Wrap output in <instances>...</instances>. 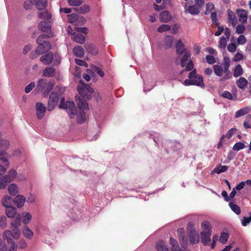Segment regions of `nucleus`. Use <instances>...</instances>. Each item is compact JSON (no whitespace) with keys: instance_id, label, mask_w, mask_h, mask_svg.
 Listing matches in <instances>:
<instances>
[{"instance_id":"nucleus-20","label":"nucleus","mask_w":251,"mask_h":251,"mask_svg":"<svg viewBox=\"0 0 251 251\" xmlns=\"http://www.w3.org/2000/svg\"><path fill=\"white\" fill-rule=\"evenodd\" d=\"M25 201V197L22 195H18L16 196L13 201L14 203L16 204L18 207H22V206L24 205Z\"/></svg>"},{"instance_id":"nucleus-18","label":"nucleus","mask_w":251,"mask_h":251,"mask_svg":"<svg viewBox=\"0 0 251 251\" xmlns=\"http://www.w3.org/2000/svg\"><path fill=\"white\" fill-rule=\"evenodd\" d=\"M85 47L87 52L94 55L98 54V50L95 45L93 44H86Z\"/></svg>"},{"instance_id":"nucleus-47","label":"nucleus","mask_w":251,"mask_h":251,"mask_svg":"<svg viewBox=\"0 0 251 251\" xmlns=\"http://www.w3.org/2000/svg\"><path fill=\"white\" fill-rule=\"evenodd\" d=\"M245 148V146L244 143L242 142L236 143L232 147V150L233 151H239Z\"/></svg>"},{"instance_id":"nucleus-14","label":"nucleus","mask_w":251,"mask_h":251,"mask_svg":"<svg viewBox=\"0 0 251 251\" xmlns=\"http://www.w3.org/2000/svg\"><path fill=\"white\" fill-rule=\"evenodd\" d=\"M72 39L74 41L80 44H83L85 42V37L81 33H78V32L73 33Z\"/></svg>"},{"instance_id":"nucleus-56","label":"nucleus","mask_w":251,"mask_h":251,"mask_svg":"<svg viewBox=\"0 0 251 251\" xmlns=\"http://www.w3.org/2000/svg\"><path fill=\"white\" fill-rule=\"evenodd\" d=\"M7 219L4 216H1L0 218V227L2 229H4L6 226Z\"/></svg>"},{"instance_id":"nucleus-43","label":"nucleus","mask_w":251,"mask_h":251,"mask_svg":"<svg viewBox=\"0 0 251 251\" xmlns=\"http://www.w3.org/2000/svg\"><path fill=\"white\" fill-rule=\"evenodd\" d=\"M191 56V54L189 52H185L183 54V57L181 59L180 65L182 67H184L187 62L188 61L189 58Z\"/></svg>"},{"instance_id":"nucleus-24","label":"nucleus","mask_w":251,"mask_h":251,"mask_svg":"<svg viewBox=\"0 0 251 251\" xmlns=\"http://www.w3.org/2000/svg\"><path fill=\"white\" fill-rule=\"evenodd\" d=\"M10 182V177L8 176H4L0 177V189L4 188Z\"/></svg>"},{"instance_id":"nucleus-23","label":"nucleus","mask_w":251,"mask_h":251,"mask_svg":"<svg viewBox=\"0 0 251 251\" xmlns=\"http://www.w3.org/2000/svg\"><path fill=\"white\" fill-rule=\"evenodd\" d=\"M176 53L180 55L183 53L185 50L184 45L180 40H178L176 46Z\"/></svg>"},{"instance_id":"nucleus-38","label":"nucleus","mask_w":251,"mask_h":251,"mask_svg":"<svg viewBox=\"0 0 251 251\" xmlns=\"http://www.w3.org/2000/svg\"><path fill=\"white\" fill-rule=\"evenodd\" d=\"M74 10L79 13L82 14H86V13H88L90 11V7L88 5L84 4L79 7L78 8L74 9Z\"/></svg>"},{"instance_id":"nucleus-39","label":"nucleus","mask_w":251,"mask_h":251,"mask_svg":"<svg viewBox=\"0 0 251 251\" xmlns=\"http://www.w3.org/2000/svg\"><path fill=\"white\" fill-rule=\"evenodd\" d=\"M9 142L7 140L3 139L0 137V150H7L9 148Z\"/></svg>"},{"instance_id":"nucleus-1","label":"nucleus","mask_w":251,"mask_h":251,"mask_svg":"<svg viewBox=\"0 0 251 251\" xmlns=\"http://www.w3.org/2000/svg\"><path fill=\"white\" fill-rule=\"evenodd\" d=\"M53 37L52 32L43 33L39 36L36 39V43L38 44V46L36 47L37 51H40L42 54L48 52L51 48V44L48 39Z\"/></svg>"},{"instance_id":"nucleus-57","label":"nucleus","mask_w":251,"mask_h":251,"mask_svg":"<svg viewBox=\"0 0 251 251\" xmlns=\"http://www.w3.org/2000/svg\"><path fill=\"white\" fill-rule=\"evenodd\" d=\"M170 29L168 25L163 24L158 28V31L159 32H163L164 31H168Z\"/></svg>"},{"instance_id":"nucleus-22","label":"nucleus","mask_w":251,"mask_h":251,"mask_svg":"<svg viewBox=\"0 0 251 251\" xmlns=\"http://www.w3.org/2000/svg\"><path fill=\"white\" fill-rule=\"evenodd\" d=\"M193 85L199 86L201 88H204L205 85L203 83V79L201 75H198L196 78L192 79Z\"/></svg>"},{"instance_id":"nucleus-50","label":"nucleus","mask_w":251,"mask_h":251,"mask_svg":"<svg viewBox=\"0 0 251 251\" xmlns=\"http://www.w3.org/2000/svg\"><path fill=\"white\" fill-rule=\"evenodd\" d=\"M32 218V216L29 212L23 214V222L25 224H27Z\"/></svg>"},{"instance_id":"nucleus-36","label":"nucleus","mask_w":251,"mask_h":251,"mask_svg":"<svg viewBox=\"0 0 251 251\" xmlns=\"http://www.w3.org/2000/svg\"><path fill=\"white\" fill-rule=\"evenodd\" d=\"M6 150H2L0 151V160L2 162H6L4 165L5 167H9V162H8V159L6 157L7 152L5 151Z\"/></svg>"},{"instance_id":"nucleus-40","label":"nucleus","mask_w":251,"mask_h":251,"mask_svg":"<svg viewBox=\"0 0 251 251\" xmlns=\"http://www.w3.org/2000/svg\"><path fill=\"white\" fill-rule=\"evenodd\" d=\"M3 238L6 240L8 243H11L12 241V232L11 231L6 230L4 231Z\"/></svg>"},{"instance_id":"nucleus-30","label":"nucleus","mask_w":251,"mask_h":251,"mask_svg":"<svg viewBox=\"0 0 251 251\" xmlns=\"http://www.w3.org/2000/svg\"><path fill=\"white\" fill-rule=\"evenodd\" d=\"M3 206L7 208L12 206V198L10 196H5L2 201Z\"/></svg>"},{"instance_id":"nucleus-21","label":"nucleus","mask_w":251,"mask_h":251,"mask_svg":"<svg viewBox=\"0 0 251 251\" xmlns=\"http://www.w3.org/2000/svg\"><path fill=\"white\" fill-rule=\"evenodd\" d=\"M36 6V8L39 10H45L47 6V0H40L32 3Z\"/></svg>"},{"instance_id":"nucleus-26","label":"nucleus","mask_w":251,"mask_h":251,"mask_svg":"<svg viewBox=\"0 0 251 251\" xmlns=\"http://www.w3.org/2000/svg\"><path fill=\"white\" fill-rule=\"evenodd\" d=\"M213 69L215 74L218 76H222L224 73V68L220 65H214L213 66Z\"/></svg>"},{"instance_id":"nucleus-31","label":"nucleus","mask_w":251,"mask_h":251,"mask_svg":"<svg viewBox=\"0 0 251 251\" xmlns=\"http://www.w3.org/2000/svg\"><path fill=\"white\" fill-rule=\"evenodd\" d=\"M170 244L171 246L172 251H180V249L176 239L173 237L170 238Z\"/></svg>"},{"instance_id":"nucleus-29","label":"nucleus","mask_w":251,"mask_h":251,"mask_svg":"<svg viewBox=\"0 0 251 251\" xmlns=\"http://www.w3.org/2000/svg\"><path fill=\"white\" fill-rule=\"evenodd\" d=\"M55 70L53 67H48L45 69L43 75L45 76H53L55 75Z\"/></svg>"},{"instance_id":"nucleus-12","label":"nucleus","mask_w":251,"mask_h":251,"mask_svg":"<svg viewBox=\"0 0 251 251\" xmlns=\"http://www.w3.org/2000/svg\"><path fill=\"white\" fill-rule=\"evenodd\" d=\"M46 107L42 103H36V115L39 119H42L45 115Z\"/></svg>"},{"instance_id":"nucleus-15","label":"nucleus","mask_w":251,"mask_h":251,"mask_svg":"<svg viewBox=\"0 0 251 251\" xmlns=\"http://www.w3.org/2000/svg\"><path fill=\"white\" fill-rule=\"evenodd\" d=\"M171 14L168 11H163L159 14V20L162 22H168L171 19Z\"/></svg>"},{"instance_id":"nucleus-27","label":"nucleus","mask_w":251,"mask_h":251,"mask_svg":"<svg viewBox=\"0 0 251 251\" xmlns=\"http://www.w3.org/2000/svg\"><path fill=\"white\" fill-rule=\"evenodd\" d=\"M201 228L203 230L202 231L212 233V226L208 221H204L201 223Z\"/></svg>"},{"instance_id":"nucleus-32","label":"nucleus","mask_w":251,"mask_h":251,"mask_svg":"<svg viewBox=\"0 0 251 251\" xmlns=\"http://www.w3.org/2000/svg\"><path fill=\"white\" fill-rule=\"evenodd\" d=\"M250 108L244 107L237 111L235 114V118H238L249 113Z\"/></svg>"},{"instance_id":"nucleus-35","label":"nucleus","mask_w":251,"mask_h":251,"mask_svg":"<svg viewBox=\"0 0 251 251\" xmlns=\"http://www.w3.org/2000/svg\"><path fill=\"white\" fill-rule=\"evenodd\" d=\"M222 96L225 99H227L232 100H234L237 99V96L235 94H231V93L228 91H224L222 94Z\"/></svg>"},{"instance_id":"nucleus-3","label":"nucleus","mask_w":251,"mask_h":251,"mask_svg":"<svg viewBox=\"0 0 251 251\" xmlns=\"http://www.w3.org/2000/svg\"><path fill=\"white\" fill-rule=\"evenodd\" d=\"M53 87L54 84L52 82L48 81L45 79H39L36 85V89L43 94L44 97L47 96Z\"/></svg>"},{"instance_id":"nucleus-11","label":"nucleus","mask_w":251,"mask_h":251,"mask_svg":"<svg viewBox=\"0 0 251 251\" xmlns=\"http://www.w3.org/2000/svg\"><path fill=\"white\" fill-rule=\"evenodd\" d=\"M40 61L45 65L50 64L53 61V54L51 52H49L41 56Z\"/></svg>"},{"instance_id":"nucleus-59","label":"nucleus","mask_w":251,"mask_h":251,"mask_svg":"<svg viewBox=\"0 0 251 251\" xmlns=\"http://www.w3.org/2000/svg\"><path fill=\"white\" fill-rule=\"evenodd\" d=\"M42 54L39 51L37 50V48L33 51H31L29 57L31 59H34L38 57V55Z\"/></svg>"},{"instance_id":"nucleus-37","label":"nucleus","mask_w":251,"mask_h":251,"mask_svg":"<svg viewBox=\"0 0 251 251\" xmlns=\"http://www.w3.org/2000/svg\"><path fill=\"white\" fill-rule=\"evenodd\" d=\"M156 248L157 251H168V248L162 241H160L156 243Z\"/></svg>"},{"instance_id":"nucleus-9","label":"nucleus","mask_w":251,"mask_h":251,"mask_svg":"<svg viewBox=\"0 0 251 251\" xmlns=\"http://www.w3.org/2000/svg\"><path fill=\"white\" fill-rule=\"evenodd\" d=\"M177 233L179 238V242L183 249L187 247V238L184 236V230L183 228H179L177 230Z\"/></svg>"},{"instance_id":"nucleus-46","label":"nucleus","mask_w":251,"mask_h":251,"mask_svg":"<svg viewBox=\"0 0 251 251\" xmlns=\"http://www.w3.org/2000/svg\"><path fill=\"white\" fill-rule=\"evenodd\" d=\"M228 167L226 166H218L215 168L214 171L217 174L222 173V172H226L228 169Z\"/></svg>"},{"instance_id":"nucleus-53","label":"nucleus","mask_w":251,"mask_h":251,"mask_svg":"<svg viewBox=\"0 0 251 251\" xmlns=\"http://www.w3.org/2000/svg\"><path fill=\"white\" fill-rule=\"evenodd\" d=\"M68 2L71 6H78L82 4V1L81 0H68Z\"/></svg>"},{"instance_id":"nucleus-41","label":"nucleus","mask_w":251,"mask_h":251,"mask_svg":"<svg viewBox=\"0 0 251 251\" xmlns=\"http://www.w3.org/2000/svg\"><path fill=\"white\" fill-rule=\"evenodd\" d=\"M227 12L229 20L231 22L232 25L233 26H235L237 24V20L236 19L235 13L233 11L229 9L227 10Z\"/></svg>"},{"instance_id":"nucleus-54","label":"nucleus","mask_w":251,"mask_h":251,"mask_svg":"<svg viewBox=\"0 0 251 251\" xmlns=\"http://www.w3.org/2000/svg\"><path fill=\"white\" fill-rule=\"evenodd\" d=\"M206 60L207 63L209 64H213L216 62L215 57L212 55H207L206 56Z\"/></svg>"},{"instance_id":"nucleus-7","label":"nucleus","mask_w":251,"mask_h":251,"mask_svg":"<svg viewBox=\"0 0 251 251\" xmlns=\"http://www.w3.org/2000/svg\"><path fill=\"white\" fill-rule=\"evenodd\" d=\"M51 23L50 21L43 20L38 24V29L41 30L44 34H48L51 31Z\"/></svg>"},{"instance_id":"nucleus-19","label":"nucleus","mask_w":251,"mask_h":251,"mask_svg":"<svg viewBox=\"0 0 251 251\" xmlns=\"http://www.w3.org/2000/svg\"><path fill=\"white\" fill-rule=\"evenodd\" d=\"M237 13L238 15L239 21L243 23H246L247 21V12L244 10H237Z\"/></svg>"},{"instance_id":"nucleus-51","label":"nucleus","mask_w":251,"mask_h":251,"mask_svg":"<svg viewBox=\"0 0 251 251\" xmlns=\"http://www.w3.org/2000/svg\"><path fill=\"white\" fill-rule=\"evenodd\" d=\"M21 218L20 215L17 216L12 222L11 225L13 227H18L20 226Z\"/></svg>"},{"instance_id":"nucleus-25","label":"nucleus","mask_w":251,"mask_h":251,"mask_svg":"<svg viewBox=\"0 0 251 251\" xmlns=\"http://www.w3.org/2000/svg\"><path fill=\"white\" fill-rule=\"evenodd\" d=\"M51 14L48 12L47 10L38 13V18L43 19L46 21H49L51 19Z\"/></svg>"},{"instance_id":"nucleus-34","label":"nucleus","mask_w":251,"mask_h":251,"mask_svg":"<svg viewBox=\"0 0 251 251\" xmlns=\"http://www.w3.org/2000/svg\"><path fill=\"white\" fill-rule=\"evenodd\" d=\"M248 80L244 77H240L236 81V84L238 87L241 89L245 88L248 84Z\"/></svg>"},{"instance_id":"nucleus-33","label":"nucleus","mask_w":251,"mask_h":251,"mask_svg":"<svg viewBox=\"0 0 251 251\" xmlns=\"http://www.w3.org/2000/svg\"><path fill=\"white\" fill-rule=\"evenodd\" d=\"M174 37L172 36H167L164 41V46L166 48H170L173 45Z\"/></svg>"},{"instance_id":"nucleus-4","label":"nucleus","mask_w":251,"mask_h":251,"mask_svg":"<svg viewBox=\"0 0 251 251\" xmlns=\"http://www.w3.org/2000/svg\"><path fill=\"white\" fill-rule=\"evenodd\" d=\"M59 96L57 92L53 91L50 96L48 104V109L49 111L52 110L54 107L57 105L59 101Z\"/></svg>"},{"instance_id":"nucleus-6","label":"nucleus","mask_w":251,"mask_h":251,"mask_svg":"<svg viewBox=\"0 0 251 251\" xmlns=\"http://www.w3.org/2000/svg\"><path fill=\"white\" fill-rule=\"evenodd\" d=\"M77 91L80 95V97H82L81 99L84 100V98L85 97V95H86V92L92 93L94 92V89L92 88L89 87V86L88 85H78Z\"/></svg>"},{"instance_id":"nucleus-60","label":"nucleus","mask_w":251,"mask_h":251,"mask_svg":"<svg viewBox=\"0 0 251 251\" xmlns=\"http://www.w3.org/2000/svg\"><path fill=\"white\" fill-rule=\"evenodd\" d=\"M153 7L155 10L159 11L165 8V5H164V2H163L162 5H158L156 3H154L153 4Z\"/></svg>"},{"instance_id":"nucleus-28","label":"nucleus","mask_w":251,"mask_h":251,"mask_svg":"<svg viewBox=\"0 0 251 251\" xmlns=\"http://www.w3.org/2000/svg\"><path fill=\"white\" fill-rule=\"evenodd\" d=\"M6 215L8 218H12L16 214L17 209L15 207H8L5 210Z\"/></svg>"},{"instance_id":"nucleus-49","label":"nucleus","mask_w":251,"mask_h":251,"mask_svg":"<svg viewBox=\"0 0 251 251\" xmlns=\"http://www.w3.org/2000/svg\"><path fill=\"white\" fill-rule=\"evenodd\" d=\"M229 235L226 232H222L220 237L219 241L223 244H225L228 240Z\"/></svg>"},{"instance_id":"nucleus-44","label":"nucleus","mask_w":251,"mask_h":251,"mask_svg":"<svg viewBox=\"0 0 251 251\" xmlns=\"http://www.w3.org/2000/svg\"><path fill=\"white\" fill-rule=\"evenodd\" d=\"M8 192L12 196L16 195L18 192L17 186L15 184H12L8 187Z\"/></svg>"},{"instance_id":"nucleus-17","label":"nucleus","mask_w":251,"mask_h":251,"mask_svg":"<svg viewBox=\"0 0 251 251\" xmlns=\"http://www.w3.org/2000/svg\"><path fill=\"white\" fill-rule=\"evenodd\" d=\"M74 54L77 57H82L84 55V49L79 46L75 47L73 50Z\"/></svg>"},{"instance_id":"nucleus-58","label":"nucleus","mask_w":251,"mask_h":251,"mask_svg":"<svg viewBox=\"0 0 251 251\" xmlns=\"http://www.w3.org/2000/svg\"><path fill=\"white\" fill-rule=\"evenodd\" d=\"M236 130L237 129L236 128L233 127L231 128L229 130H228L227 132L226 135H225V137H226L228 139H230L236 132Z\"/></svg>"},{"instance_id":"nucleus-62","label":"nucleus","mask_w":251,"mask_h":251,"mask_svg":"<svg viewBox=\"0 0 251 251\" xmlns=\"http://www.w3.org/2000/svg\"><path fill=\"white\" fill-rule=\"evenodd\" d=\"M245 27L243 25H238L236 26V31L238 34H242L244 32Z\"/></svg>"},{"instance_id":"nucleus-13","label":"nucleus","mask_w":251,"mask_h":251,"mask_svg":"<svg viewBox=\"0 0 251 251\" xmlns=\"http://www.w3.org/2000/svg\"><path fill=\"white\" fill-rule=\"evenodd\" d=\"M189 235L191 244L194 245L199 243L200 237L195 230L191 229L189 231Z\"/></svg>"},{"instance_id":"nucleus-45","label":"nucleus","mask_w":251,"mask_h":251,"mask_svg":"<svg viewBox=\"0 0 251 251\" xmlns=\"http://www.w3.org/2000/svg\"><path fill=\"white\" fill-rule=\"evenodd\" d=\"M229 205L231 208L232 211L237 215L241 213V209L239 205L233 203V202H230Z\"/></svg>"},{"instance_id":"nucleus-55","label":"nucleus","mask_w":251,"mask_h":251,"mask_svg":"<svg viewBox=\"0 0 251 251\" xmlns=\"http://www.w3.org/2000/svg\"><path fill=\"white\" fill-rule=\"evenodd\" d=\"M93 70L100 76L102 77L104 75V73L100 68L96 66H94L93 67Z\"/></svg>"},{"instance_id":"nucleus-16","label":"nucleus","mask_w":251,"mask_h":251,"mask_svg":"<svg viewBox=\"0 0 251 251\" xmlns=\"http://www.w3.org/2000/svg\"><path fill=\"white\" fill-rule=\"evenodd\" d=\"M201 7L194 4V5L188 7L187 11L189 12L191 15H197L201 12Z\"/></svg>"},{"instance_id":"nucleus-10","label":"nucleus","mask_w":251,"mask_h":251,"mask_svg":"<svg viewBox=\"0 0 251 251\" xmlns=\"http://www.w3.org/2000/svg\"><path fill=\"white\" fill-rule=\"evenodd\" d=\"M211 232L202 231L200 232V239L201 243L204 246H208L211 241Z\"/></svg>"},{"instance_id":"nucleus-52","label":"nucleus","mask_w":251,"mask_h":251,"mask_svg":"<svg viewBox=\"0 0 251 251\" xmlns=\"http://www.w3.org/2000/svg\"><path fill=\"white\" fill-rule=\"evenodd\" d=\"M227 39L225 36H222L219 41V47L220 48L225 49L226 47Z\"/></svg>"},{"instance_id":"nucleus-5","label":"nucleus","mask_w":251,"mask_h":251,"mask_svg":"<svg viewBox=\"0 0 251 251\" xmlns=\"http://www.w3.org/2000/svg\"><path fill=\"white\" fill-rule=\"evenodd\" d=\"M230 65V60L228 57H225L223 65L224 68L225 75L222 78V80L229 79L231 77V72L229 71V67Z\"/></svg>"},{"instance_id":"nucleus-48","label":"nucleus","mask_w":251,"mask_h":251,"mask_svg":"<svg viewBox=\"0 0 251 251\" xmlns=\"http://www.w3.org/2000/svg\"><path fill=\"white\" fill-rule=\"evenodd\" d=\"M23 232L25 237L29 239L31 238L33 235V231L29 229L27 226L25 227Z\"/></svg>"},{"instance_id":"nucleus-64","label":"nucleus","mask_w":251,"mask_h":251,"mask_svg":"<svg viewBox=\"0 0 251 251\" xmlns=\"http://www.w3.org/2000/svg\"><path fill=\"white\" fill-rule=\"evenodd\" d=\"M11 244V247L9 249V251H16L18 248V245L16 244V243L14 241H12Z\"/></svg>"},{"instance_id":"nucleus-2","label":"nucleus","mask_w":251,"mask_h":251,"mask_svg":"<svg viewBox=\"0 0 251 251\" xmlns=\"http://www.w3.org/2000/svg\"><path fill=\"white\" fill-rule=\"evenodd\" d=\"M76 104L79 108L81 110L79 114L76 116V122L78 124H82L86 121V114L84 110H88V105L85 100L81 99L79 97L75 96Z\"/></svg>"},{"instance_id":"nucleus-61","label":"nucleus","mask_w":251,"mask_h":251,"mask_svg":"<svg viewBox=\"0 0 251 251\" xmlns=\"http://www.w3.org/2000/svg\"><path fill=\"white\" fill-rule=\"evenodd\" d=\"M35 86V83L34 82H31L25 88V92L28 93L32 90L33 88H34Z\"/></svg>"},{"instance_id":"nucleus-8","label":"nucleus","mask_w":251,"mask_h":251,"mask_svg":"<svg viewBox=\"0 0 251 251\" xmlns=\"http://www.w3.org/2000/svg\"><path fill=\"white\" fill-rule=\"evenodd\" d=\"M69 110V115L71 118H74L75 116L76 115V109L75 107V104L74 101H67L65 103V108Z\"/></svg>"},{"instance_id":"nucleus-42","label":"nucleus","mask_w":251,"mask_h":251,"mask_svg":"<svg viewBox=\"0 0 251 251\" xmlns=\"http://www.w3.org/2000/svg\"><path fill=\"white\" fill-rule=\"evenodd\" d=\"M243 74V69L242 66L240 64L237 65L233 71V75L234 77H238Z\"/></svg>"},{"instance_id":"nucleus-63","label":"nucleus","mask_w":251,"mask_h":251,"mask_svg":"<svg viewBox=\"0 0 251 251\" xmlns=\"http://www.w3.org/2000/svg\"><path fill=\"white\" fill-rule=\"evenodd\" d=\"M236 46L234 43L229 44L227 46V50L230 52H234L236 50Z\"/></svg>"}]
</instances>
